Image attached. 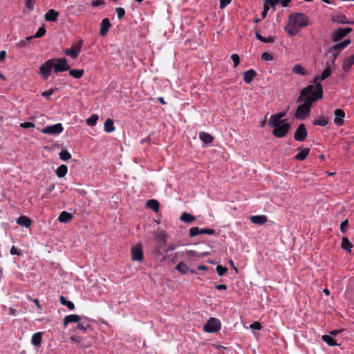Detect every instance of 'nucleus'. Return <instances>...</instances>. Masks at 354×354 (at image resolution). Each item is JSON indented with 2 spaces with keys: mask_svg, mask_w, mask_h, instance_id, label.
Returning a JSON list of instances; mask_svg holds the SVG:
<instances>
[{
  "mask_svg": "<svg viewBox=\"0 0 354 354\" xmlns=\"http://www.w3.org/2000/svg\"><path fill=\"white\" fill-rule=\"evenodd\" d=\"M323 97V88L321 84L317 86H308L300 93L298 100H301L303 103L298 106L295 118L305 120L310 115V109L313 102Z\"/></svg>",
  "mask_w": 354,
  "mask_h": 354,
  "instance_id": "f257e3e1",
  "label": "nucleus"
},
{
  "mask_svg": "<svg viewBox=\"0 0 354 354\" xmlns=\"http://www.w3.org/2000/svg\"><path fill=\"white\" fill-rule=\"evenodd\" d=\"M286 115V112H280L270 116L268 124L273 128L272 134L276 138L285 137L290 129V125L285 120H281Z\"/></svg>",
  "mask_w": 354,
  "mask_h": 354,
  "instance_id": "f03ea898",
  "label": "nucleus"
},
{
  "mask_svg": "<svg viewBox=\"0 0 354 354\" xmlns=\"http://www.w3.org/2000/svg\"><path fill=\"white\" fill-rule=\"evenodd\" d=\"M308 24V19L306 15L301 12L291 14L288 18V23L285 30L290 35H296L299 29Z\"/></svg>",
  "mask_w": 354,
  "mask_h": 354,
  "instance_id": "7ed1b4c3",
  "label": "nucleus"
},
{
  "mask_svg": "<svg viewBox=\"0 0 354 354\" xmlns=\"http://www.w3.org/2000/svg\"><path fill=\"white\" fill-rule=\"evenodd\" d=\"M54 61L51 59L45 62L39 67V75L45 80H47L53 69Z\"/></svg>",
  "mask_w": 354,
  "mask_h": 354,
  "instance_id": "20e7f679",
  "label": "nucleus"
},
{
  "mask_svg": "<svg viewBox=\"0 0 354 354\" xmlns=\"http://www.w3.org/2000/svg\"><path fill=\"white\" fill-rule=\"evenodd\" d=\"M54 61L53 71L55 73L67 71L70 68L67 59L64 57L52 59Z\"/></svg>",
  "mask_w": 354,
  "mask_h": 354,
  "instance_id": "39448f33",
  "label": "nucleus"
},
{
  "mask_svg": "<svg viewBox=\"0 0 354 354\" xmlns=\"http://www.w3.org/2000/svg\"><path fill=\"white\" fill-rule=\"evenodd\" d=\"M82 44V41H79L77 44L73 45L71 48L64 49L63 52L72 59H76L81 52Z\"/></svg>",
  "mask_w": 354,
  "mask_h": 354,
  "instance_id": "423d86ee",
  "label": "nucleus"
},
{
  "mask_svg": "<svg viewBox=\"0 0 354 354\" xmlns=\"http://www.w3.org/2000/svg\"><path fill=\"white\" fill-rule=\"evenodd\" d=\"M221 329V322L216 318H210L204 326V330L207 333H215Z\"/></svg>",
  "mask_w": 354,
  "mask_h": 354,
  "instance_id": "0eeeda50",
  "label": "nucleus"
},
{
  "mask_svg": "<svg viewBox=\"0 0 354 354\" xmlns=\"http://www.w3.org/2000/svg\"><path fill=\"white\" fill-rule=\"evenodd\" d=\"M332 73L331 67L328 62L326 63V68L322 71L320 76H316L313 78V84H310L309 86H317L320 83V80H324L329 77Z\"/></svg>",
  "mask_w": 354,
  "mask_h": 354,
  "instance_id": "6e6552de",
  "label": "nucleus"
},
{
  "mask_svg": "<svg viewBox=\"0 0 354 354\" xmlns=\"http://www.w3.org/2000/svg\"><path fill=\"white\" fill-rule=\"evenodd\" d=\"M131 259L133 261L141 262L144 259L143 250L140 245H136L131 248Z\"/></svg>",
  "mask_w": 354,
  "mask_h": 354,
  "instance_id": "1a4fd4ad",
  "label": "nucleus"
},
{
  "mask_svg": "<svg viewBox=\"0 0 354 354\" xmlns=\"http://www.w3.org/2000/svg\"><path fill=\"white\" fill-rule=\"evenodd\" d=\"M353 29L350 27L340 28L335 30L332 35V40L333 41H338L342 39L348 34H349Z\"/></svg>",
  "mask_w": 354,
  "mask_h": 354,
  "instance_id": "9d476101",
  "label": "nucleus"
},
{
  "mask_svg": "<svg viewBox=\"0 0 354 354\" xmlns=\"http://www.w3.org/2000/svg\"><path fill=\"white\" fill-rule=\"evenodd\" d=\"M64 131V128L61 123H57L53 125L47 126L41 130V133L44 134L55 135L59 134Z\"/></svg>",
  "mask_w": 354,
  "mask_h": 354,
  "instance_id": "9b49d317",
  "label": "nucleus"
},
{
  "mask_svg": "<svg viewBox=\"0 0 354 354\" xmlns=\"http://www.w3.org/2000/svg\"><path fill=\"white\" fill-rule=\"evenodd\" d=\"M215 233L214 230L208 228H201L198 227H191L189 230V234L191 237H194L198 234H209L212 235Z\"/></svg>",
  "mask_w": 354,
  "mask_h": 354,
  "instance_id": "f8f14e48",
  "label": "nucleus"
},
{
  "mask_svg": "<svg viewBox=\"0 0 354 354\" xmlns=\"http://www.w3.org/2000/svg\"><path fill=\"white\" fill-rule=\"evenodd\" d=\"M306 136H307L306 128L304 124H300L297 127V128L295 132L294 138L297 141L302 142L306 139Z\"/></svg>",
  "mask_w": 354,
  "mask_h": 354,
  "instance_id": "ddd939ff",
  "label": "nucleus"
},
{
  "mask_svg": "<svg viewBox=\"0 0 354 354\" xmlns=\"http://www.w3.org/2000/svg\"><path fill=\"white\" fill-rule=\"evenodd\" d=\"M345 112L342 109H337L334 111V120L333 122L339 127H341L344 123Z\"/></svg>",
  "mask_w": 354,
  "mask_h": 354,
  "instance_id": "4468645a",
  "label": "nucleus"
},
{
  "mask_svg": "<svg viewBox=\"0 0 354 354\" xmlns=\"http://www.w3.org/2000/svg\"><path fill=\"white\" fill-rule=\"evenodd\" d=\"M59 12L54 9H50L44 15V19L46 21L55 22L57 21Z\"/></svg>",
  "mask_w": 354,
  "mask_h": 354,
  "instance_id": "2eb2a0df",
  "label": "nucleus"
},
{
  "mask_svg": "<svg viewBox=\"0 0 354 354\" xmlns=\"http://www.w3.org/2000/svg\"><path fill=\"white\" fill-rule=\"evenodd\" d=\"M250 220L254 224L262 225L268 221V218L266 215H254L251 216Z\"/></svg>",
  "mask_w": 354,
  "mask_h": 354,
  "instance_id": "dca6fc26",
  "label": "nucleus"
},
{
  "mask_svg": "<svg viewBox=\"0 0 354 354\" xmlns=\"http://www.w3.org/2000/svg\"><path fill=\"white\" fill-rule=\"evenodd\" d=\"M80 320V317L78 315H69L66 316L64 318V326L65 328L67 327L68 324L70 323H78Z\"/></svg>",
  "mask_w": 354,
  "mask_h": 354,
  "instance_id": "f3484780",
  "label": "nucleus"
},
{
  "mask_svg": "<svg viewBox=\"0 0 354 354\" xmlns=\"http://www.w3.org/2000/svg\"><path fill=\"white\" fill-rule=\"evenodd\" d=\"M351 43V39H346L342 42L337 43L330 48L329 51L339 50L342 51Z\"/></svg>",
  "mask_w": 354,
  "mask_h": 354,
  "instance_id": "a211bd4d",
  "label": "nucleus"
},
{
  "mask_svg": "<svg viewBox=\"0 0 354 354\" xmlns=\"http://www.w3.org/2000/svg\"><path fill=\"white\" fill-rule=\"evenodd\" d=\"M111 27V24L108 18H104L101 22L100 33L102 36H104L108 32Z\"/></svg>",
  "mask_w": 354,
  "mask_h": 354,
  "instance_id": "6ab92c4d",
  "label": "nucleus"
},
{
  "mask_svg": "<svg viewBox=\"0 0 354 354\" xmlns=\"http://www.w3.org/2000/svg\"><path fill=\"white\" fill-rule=\"evenodd\" d=\"M199 138L205 145H210L214 140V137L211 134L204 131L199 133Z\"/></svg>",
  "mask_w": 354,
  "mask_h": 354,
  "instance_id": "aec40b11",
  "label": "nucleus"
},
{
  "mask_svg": "<svg viewBox=\"0 0 354 354\" xmlns=\"http://www.w3.org/2000/svg\"><path fill=\"white\" fill-rule=\"evenodd\" d=\"M256 75V71L253 69H250L243 73V80L247 84H250L252 82Z\"/></svg>",
  "mask_w": 354,
  "mask_h": 354,
  "instance_id": "412c9836",
  "label": "nucleus"
},
{
  "mask_svg": "<svg viewBox=\"0 0 354 354\" xmlns=\"http://www.w3.org/2000/svg\"><path fill=\"white\" fill-rule=\"evenodd\" d=\"M354 64V55L346 58L342 63V69L348 72L350 71L351 66Z\"/></svg>",
  "mask_w": 354,
  "mask_h": 354,
  "instance_id": "4be33fe9",
  "label": "nucleus"
},
{
  "mask_svg": "<svg viewBox=\"0 0 354 354\" xmlns=\"http://www.w3.org/2000/svg\"><path fill=\"white\" fill-rule=\"evenodd\" d=\"M310 153V149L308 148H304L299 149V152L296 154L295 158L297 160H304Z\"/></svg>",
  "mask_w": 354,
  "mask_h": 354,
  "instance_id": "5701e85b",
  "label": "nucleus"
},
{
  "mask_svg": "<svg viewBox=\"0 0 354 354\" xmlns=\"http://www.w3.org/2000/svg\"><path fill=\"white\" fill-rule=\"evenodd\" d=\"M17 223L28 228L31 226L32 221L28 216H21L17 218Z\"/></svg>",
  "mask_w": 354,
  "mask_h": 354,
  "instance_id": "b1692460",
  "label": "nucleus"
},
{
  "mask_svg": "<svg viewBox=\"0 0 354 354\" xmlns=\"http://www.w3.org/2000/svg\"><path fill=\"white\" fill-rule=\"evenodd\" d=\"M73 218V215L71 213H68L66 211H63L60 213L57 220L60 223H68Z\"/></svg>",
  "mask_w": 354,
  "mask_h": 354,
  "instance_id": "393cba45",
  "label": "nucleus"
},
{
  "mask_svg": "<svg viewBox=\"0 0 354 354\" xmlns=\"http://www.w3.org/2000/svg\"><path fill=\"white\" fill-rule=\"evenodd\" d=\"M292 71L295 74L301 75L303 76L308 75L307 70L299 64L294 65Z\"/></svg>",
  "mask_w": 354,
  "mask_h": 354,
  "instance_id": "a878e982",
  "label": "nucleus"
},
{
  "mask_svg": "<svg viewBox=\"0 0 354 354\" xmlns=\"http://www.w3.org/2000/svg\"><path fill=\"white\" fill-rule=\"evenodd\" d=\"M42 339V332H37L32 335L31 338V344L35 346H39L41 344Z\"/></svg>",
  "mask_w": 354,
  "mask_h": 354,
  "instance_id": "bb28decb",
  "label": "nucleus"
},
{
  "mask_svg": "<svg viewBox=\"0 0 354 354\" xmlns=\"http://www.w3.org/2000/svg\"><path fill=\"white\" fill-rule=\"evenodd\" d=\"M322 339L330 346H335L339 345L337 341L333 337H332V336L328 335H323L322 336Z\"/></svg>",
  "mask_w": 354,
  "mask_h": 354,
  "instance_id": "cd10ccee",
  "label": "nucleus"
},
{
  "mask_svg": "<svg viewBox=\"0 0 354 354\" xmlns=\"http://www.w3.org/2000/svg\"><path fill=\"white\" fill-rule=\"evenodd\" d=\"M180 220L185 223H192L196 220V217L187 212H183L180 217Z\"/></svg>",
  "mask_w": 354,
  "mask_h": 354,
  "instance_id": "c85d7f7f",
  "label": "nucleus"
},
{
  "mask_svg": "<svg viewBox=\"0 0 354 354\" xmlns=\"http://www.w3.org/2000/svg\"><path fill=\"white\" fill-rule=\"evenodd\" d=\"M333 21L342 24H354V21H349L347 17L344 15L333 17Z\"/></svg>",
  "mask_w": 354,
  "mask_h": 354,
  "instance_id": "c756f323",
  "label": "nucleus"
},
{
  "mask_svg": "<svg viewBox=\"0 0 354 354\" xmlns=\"http://www.w3.org/2000/svg\"><path fill=\"white\" fill-rule=\"evenodd\" d=\"M68 172V167L65 165H61L56 169V175L59 178L64 177Z\"/></svg>",
  "mask_w": 354,
  "mask_h": 354,
  "instance_id": "7c9ffc66",
  "label": "nucleus"
},
{
  "mask_svg": "<svg viewBox=\"0 0 354 354\" xmlns=\"http://www.w3.org/2000/svg\"><path fill=\"white\" fill-rule=\"evenodd\" d=\"M159 203L155 199H151L147 202V207L153 209L155 212L159 211Z\"/></svg>",
  "mask_w": 354,
  "mask_h": 354,
  "instance_id": "2f4dec72",
  "label": "nucleus"
},
{
  "mask_svg": "<svg viewBox=\"0 0 354 354\" xmlns=\"http://www.w3.org/2000/svg\"><path fill=\"white\" fill-rule=\"evenodd\" d=\"M70 75L75 79L81 78L84 73V69H70L68 70Z\"/></svg>",
  "mask_w": 354,
  "mask_h": 354,
  "instance_id": "473e14b6",
  "label": "nucleus"
},
{
  "mask_svg": "<svg viewBox=\"0 0 354 354\" xmlns=\"http://www.w3.org/2000/svg\"><path fill=\"white\" fill-rule=\"evenodd\" d=\"M341 245L344 250L348 252H351L353 248V244L351 243V241L347 237L342 238Z\"/></svg>",
  "mask_w": 354,
  "mask_h": 354,
  "instance_id": "72a5a7b5",
  "label": "nucleus"
},
{
  "mask_svg": "<svg viewBox=\"0 0 354 354\" xmlns=\"http://www.w3.org/2000/svg\"><path fill=\"white\" fill-rule=\"evenodd\" d=\"M257 39L263 43H274L275 39L273 37L269 36L268 37H263L258 32L255 33Z\"/></svg>",
  "mask_w": 354,
  "mask_h": 354,
  "instance_id": "f704fd0d",
  "label": "nucleus"
},
{
  "mask_svg": "<svg viewBox=\"0 0 354 354\" xmlns=\"http://www.w3.org/2000/svg\"><path fill=\"white\" fill-rule=\"evenodd\" d=\"M115 130L113 121L111 119H107L104 122V131L106 133L113 132Z\"/></svg>",
  "mask_w": 354,
  "mask_h": 354,
  "instance_id": "c9c22d12",
  "label": "nucleus"
},
{
  "mask_svg": "<svg viewBox=\"0 0 354 354\" xmlns=\"http://www.w3.org/2000/svg\"><path fill=\"white\" fill-rule=\"evenodd\" d=\"M315 125L325 127L328 124V119L325 116H320L313 121Z\"/></svg>",
  "mask_w": 354,
  "mask_h": 354,
  "instance_id": "e433bc0d",
  "label": "nucleus"
},
{
  "mask_svg": "<svg viewBox=\"0 0 354 354\" xmlns=\"http://www.w3.org/2000/svg\"><path fill=\"white\" fill-rule=\"evenodd\" d=\"M46 33V29L44 26L39 28L37 32L34 35V36H30L26 37V40L30 41L32 38H40L43 37Z\"/></svg>",
  "mask_w": 354,
  "mask_h": 354,
  "instance_id": "4c0bfd02",
  "label": "nucleus"
},
{
  "mask_svg": "<svg viewBox=\"0 0 354 354\" xmlns=\"http://www.w3.org/2000/svg\"><path fill=\"white\" fill-rule=\"evenodd\" d=\"M60 303L63 306H66L69 310H73L75 308V305L73 303L67 300L64 296L60 297Z\"/></svg>",
  "mask_w": 354,
  "mask_h": 354,
  "instance_id": "58836bf2",
  "label": "nucleus"
},
{
  "mask_svg": "<svg viewBox=\"0 0 354 354\" xmlns=\"http://www.w3.org/2000/svg\"><path fill=\"white\" fill-rule=\"evenodd\" d=\"M176 269L179 272H180L181 274H186L189 270L187 266L184 262L178 263L177 264V266H176Z\"/></svg>",
  "mask_w": 354,
  "mask_h": 354,
  "instance_id": "ea45409f",
  "label": "nucleus"
},
{
  "mask_svg": "<svg viewBox=\"0 0 354 354\" xmlns=\"http://www.w3.org/2000/svg\"><path fill=\"white\" fill-rule=\"evenodd\" d=\"M99 117L97 114H93L91 117H89L86 120V124L88 126L93 127L96 124L97 121Z\"/></svg>",
  "mask_w": 354,
  "mask_h": 354,
  "instance_id": "a19ab883",
  "label": "nucleus"
},
{
  "mask_svg": "<svg viewBox=\"0 0 354 354\" xmlns=\"http://www.w3.org/2000/svg\"><path fill=\"white\" fill-rule=\"evenodd\" d=\"M71 158V153L66 149H62L59 153V158L64 161L68 160Z\"/></svg>",
  "mask_w": 354,
  "mask_h": 354,
  "instance_id": "79ce46f5",
  "label": "nucleus"
},
{
  "mask_svg": "<svg viewBox=\"0 0 354 354\" xmlns=\"http://www.w3.org/2000/svg\"><path fill=\"white\" fill-rule=\"evenodd\" d=\"M91 327V324L87 322H80V323H78L77 325V328L79 329V330H81L84 332H86L87 330V329H88L89 328Z\"/></svg>",
  "mask_w": 354,
  "mask_h": 354,
  "instance_id": "37998d69",
  "label": "nucleus"
},
{
  "mask_svg": "<svg viewBox=\"0 0 354 354\" xmlns=\"http://www.w3.org/2000/svg\"><path fill=\"white\" fill-rule=\"evenodd\" d=\"M35 3H36L35 0H26L25 1L26 8L27 9V10L28 12L32 11L35 8Z\"/></svg>",
  "mask_w": 354,
  "mask_h": 354,
  "instance_id": "c03bdc74",
  "label": "nucleus"
},
{
  "mask_svg": "<svg viewBox=\"0 0 354 354\" xmlns=\"http://www.w3.org/2000/svg\"><path fill=\"white\" fill-rule=\"evenodd\" d=\"M216 271L219 276H223L227 271V268L221 265L216 266Z\"/></svg>",
  "mask_w": 354,
  "mask_h": 354,
  "instance_id": "a18cd8bd",
  "label": "nucleus"
},
{
  "mask_svg": "<svg viewBox=\"0 0 354 354\" xmlns=\"http://www.w3.org/2000/svg\"><path fill=\"white\" fill-rule=\"evenodd\" d=\"M231 58L233 61V63H234V67L236 68L239 66V64H240V58H239V56L238 54H232L231 55Z\"/></svg>",
  "mask_w": 354,
  "mask_h": 354,
  "instance_id": "49530a36",
  "label": "nucleus"
},
{
  "mask_svg": "<svg viewBox=\"0 0 354 354\" xmlns=\"http://www.w3.org/2000/svg\"><path fill=\"white\" fill-rule=\"evenodd\" d=\"M187 254L189 257H203L206 255V253L198 254L197 252L194 250H188Z\"/></svg>",
  "mask_w": 354,
  "mask_h": 354,
  "instance_id": "de8ad7c7",
  "label": "nucleus"
},
{
  "mask_svg": "<svg viewBox=\"0 0 354 354\" xmlns=\"http://www.w3.org/2000/svg\"><path fill=\"white\" fill-rule=\"evenodd\" d=\"M261 59L265 61H271L273 59V56L269 53H263L261 54Z\"/></svg>",
  "mask_w": 354,
  "mask_h": 354,
  "instance_id": "09e8293b",
  "label": "nucleus"
},
{
  "mask_svg": "<svg viewBox=\"0 0 354 354\" xmlns=\"http://www.w3.org/2000/svg\"><path fill=\"white\" fill-rule=\"evenodd\" d=\"M54 91H55L54 89L50 88V89L44 91L41 93V95L44 97H46V99H49L50 97V96L53 94Z\"/></svg>",
  "mask_w": 354,
  "mask_h": 354,
  "instance_id": "8fccbe9b",
  "label": "nucleus"
},
{
  "mask_svg": "<svg viewBox=\"0 0 354 354\" xmlns=\"http://www.w3.org/2000/svg\"><path fill=\"white\" fill-rule=\"evenodd\" d=\"M20 127L24 128V129H28V128H34L35 124L30 122H25L23 123H20L19 124Z\"/></svg>",
  "mask_w": 354,
  "mask_h": 354,
  "instance_id": "3c124183",
  "label": "nucleus"
},
{
  "mask_svg": "<svg viewBox=\"0 0 354 354\" xmlns=\"http://www.w3.org/2000/svg\"><path fill=\"white\" fill-rule=\"evenodd\" d=\"M250 328L254 330H261L262 328V326L260 322H254L250 324Z\"/></svg>",
  "mask_w": 354,
  "mask_h": 354,
  "instance_id": "603ef678",
  "label": "nucleus"
},
{
  "mask_svg": "<svg viewBox=\"0 0 354 354\" xmlns=\"http://www.w3.org/2000/svg\"><path fill=\"white\" fill-rule=\"evenodd\" d=\"M115 11L119 19L122 18L125 15V10L122 8H116Z\"/></svg>",
  "mask_w": 354,
  "mask_h": 354,
  "instance_id": "864d4df0",
  "label": "nucleus"
},
{
  "mask_svg": "<svg viewBox=\"0 0 354 354\" xmlns=\"http://www.w3.org/2000/svg\"><path fill=\"white\" fill-rule=\"evenodd\" d=\"M105 2L104 0H95L93 1L91 5L93 7H97L102 5H104Z\"/></svg>",
  "mask_w": 354,
  "mask_h": 354,
  "instance_id": "5fc2aeb1",
  "label": "nucleus"
},
{
  "mask_svg": "<svg viewBox=\"0 0 354 354\" xmlns=\"http://www.w3.org/2000/svg\"><path fill=\"white\" fill-rule=\"evenodd\" d=\"M230 2L231 0H220V8L224 9Z\"/></svg>",
  "mask_w": 354,
  "mask_h": 354,
  "instance_id": "6e6d98bb",
  "label": "nucleus"
},
{
  "mask_svg": "<svg viewBox=\"0 0 354 354\" xmlns=\"http://www.w3.org/2000/svg\"><path fill=\"white\" fill-rule=\"evenodd\" d=\"M265 1L272 8L274 7L276 5L279 4L278 0H265Z\"/></svg>",
  "mask_w": 354,
  "mask_h": 354,
  "instance_id": "4d7b16f0",
  "label": "nucleus"
},
{
  "mask_svg": "<svg viewBox=\"0 0 354 354\" xmlns=\"http://www.w3.org/2000/svg\"><path fill=\"white\" fill-rule=\"evenodd\" d=\"M71 340L76 343H80L82 341V338L77 335H73L71 337Z\"/></svg>",
  "mask_w": 354,
  "mask_h": 354,
  "instance_id": "13d9d810",
  "label": "nucleus"
},
{
  "mask_svg": "<svg viewBox=\"0 0 354 354\" xmlns=\"http://www.w3.org/2000/svg\"><path fill=\"white\" fill-rule=\"evenodd\" d=\"M348 225V221L347 220H345L344 221H342L340 224V229H341V231L342 232H345V227Z\"/></svg>",
  "mask_w": 354,
  "mask_h": 354,
  "instance_id": "bf43d9fd",
  "label": "nucleus"
},
{
  "mask_svg": "<svg viewBox=\"0 0 354 354\" xmlns=\"http://www.w3.org/2000/svg\"><path fill=\"white\" fill-rule=\"evenodd\" d=\"M8 311H9V314L12 316H16L18 315L17 310L14 308H9Z\"/></svg>",
  "mask_w": 354,
  "mask_h": 354,
  "instance_id": "052dcab7",
  "label": "nucleus"
},
{
  "mask_svg": "<svg viewBox=\"0 0 354 354\" xmlns=\"http://www.w3.org/2000/svg\"><path fill=\"white\" fill-rule=\"evenodd\" d=\"M279 3H280L283 7L288 6V3L291 1V0H278Z\"/></svg>",
  "mask_w": 354,
  "mask_h": 354,
  "instance_id": "680f3d73",
  "label": "nucleus"
},
{
  "mask_svg": "<svg viewBox=\"0 0 354 354\" xmlns=\"http://www.w3.org/2000/svg\"><path fill=\"white\" fill-rule=\"evenodd\" d=\"M269 10V6L267 4H265L263 6V11L262 13V17L265 18L267 15V12Z\"/></svg>",
  "mask_w": 354,
  "mask_h": 354,
  "instance_id": "e2e57ef3",
  "label": "nucleus"
},
{
  "mask_svg": "<svg viewBox=\"0 0 354 354\" xmlns=\"http://www.w3.org/2000/svg\"><path fill=\"white\" fill-rule=\"evenodd\" d=\"M342 331H343L342 329L333 330L330 331L329 333H330V336H332V335H337L338 334H340Z\"/></svg>",
  "mask_w": 354,
  "mask_h": 354,
  "instance_id": "0e129e2a",
  "label": "nucleus"
},
{
  "mask_svg": "<svg viewBox=\"0 0 354 354\" xmlns=\"http://www.w3.org/2000/svg\"><path fill=\"white\" fill-rule=\"evenodd\" d=\"M215 288L218 290H226L227 286L225 284H218L215 286Z\"/></svg>",
  "mask_w": 354,
  "mask_h": 354,
  "instance_id": "69168bd1",
  "label": "nucleus"
},
{
  "mask_svg": "<svg viewBox=\"0 0 354 354\" xmlns=\"http://www.w3.org/2000/svg\"><path fill=\"white\" fill-rule=\"evenodd\" d=\"M17 46L23 48L26 46V41L25 40H21L19 43L17 44Z\"/></svg>",
  "mask_w": 354,
  "mask_h": 354,
  "instance_id": "338daca9",
  "label": "nucleus"
},
{
  "mask_svg": "<svg viewBox=\"0 0 354 354\" xmlns=\"http://www.w3.org/2000/svg\"><path fill=\"white\" fill-rule=\"evenodd\" d=\"M10 254H12V255H15V254H18V251H17V249L15 248V246H12L10 249Z\"/></svg>",
  "mask_w": 354,
  "mask_h": 354,
  "instance_id": "774afa93",
  "label": "nucleus"
}]
</instances>
